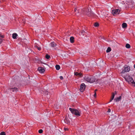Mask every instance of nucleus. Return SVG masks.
Wrapping results in <instances>:
<instances>
[{
    "mask_svg": "<svg viewBox=\"0 0 135 135\" xmlns=\"http://www.w3.org/2000/svg\"><path fill=\"white\" fill-rule=\"evenodd\" d=\"M120 12V10L118 9H113L112 12V14L114 16L119 14Z\"/></svg>",
    "mask_w": 135,
    "mask_h": 135,
    "instance_id": "nucleus-6",
    "label": "nucleus"
},
{
    "mask_svg": "<svg viewBox=\"0 0 135 135\" xmlns=\"http://www.w3.org/2000/svg\"><path fill=\"white\" fill-rule=\"evenodd\" d=\"M74 37L73 36L71 37L70 38V41L71 43H72L74 42Z\"/></svg>",
    "mask_w": 135,
    "mask_h": 135,
    "instance_id": "nucleus-13",
    "label": "nucleus"
},
{
    "mask_svg": "<svg viewBox=\"0 0 135 135\" xmlns=\"http://www.w3.org/2000/svg\"><path fill=\"white\" fill-rule=\"evenodd\" d=\"M84 79L87 82L93 83L94 82L95 79L94 77L91 76H86L84 78Z\"/></svg>",
    "mask_w": 135,
    "mask_h": 135,
    "instance_id": "nucleus-2",
    "label": "nucleus"
},
{
    "mask_svg": "<svg viewBox=\"0 0 135 135\" xmlns=\"http://www.w3.org/2000/svg\"><path fill=\"white\" fill-rule=\"evenodd\" d=\"M37 49L38 50L40 51L41 50V48L40 47H37Z\"/></svg>",
    "mask_w": 135,
    "mask_h": 135,
    "instance_id": "nucleus-29",
    "label": "nucleus"
},
{
    "mask_svg": "<svg viewBox=\"0 0 135 135\" xmlns=\"http://www.w3.org/2000/svg\"><path fill=\"white\" fill-rule=\"evenodd\" d=\"M123 77L124 78L126 81L129 83H130L131 84L134 83V80L132 77L128 74H127L126 76H124Z\"/></svg>",
    "mask_w": 135,
    "mask_h": 135,
    "instance_id": "nucleus-3",
    "label": "nucleus"
},
{
    "mask_svg": "<svg viewBox=\"0 0 135 135\" xmlns=\"http://www.w3.org/2000/svg\"><path fill=\"white\" fill-rule=\"evenodd\" d=\"M99 25L98 23L96 22L94 24V26L95 27H98Z\"/></svg>",
    "mask_w": 135,
    "mask_h": 135,
    "instance_id": "nucleus-22",
    "label": "nucleus"
},
{
    "mask_svg": "<svg viewBox=\"0 0 135 135\" xmlns=\"http://www.w3.org/2000/svg\"><path fill=\"white\" fill-rule=\"evenodd\" d=\"M44 93L46 95H48V94L49 92L48 91L46 90L45 91V93Z\"/></svg>",
    "mask_w": 135,
    "mask_h": 135,
    "instance_id": "nucleus-26",
    "label": "nucleus"
},
{
    "mask_svg": "<svg viewBox=\"0 0 135 135\" xmlns=\"http://www.w3.org/2000/svg\"><path fill=\"white\" fill-rule=\"evenodd\" d=\"M8 90L9 92H10L11 93L13 92H16L18 91V89L17 88L14 87L12 88H10L8 89Z\"/></svg>",
    "mask_w": 135,
    "mask_h": 135,
    "instance_id": "nucleus-7",
    "label": "nucleus"
},
{
    "mask_svg": "<svg viewBox=\"0 0 135 135\" xmlns=\"http://www.w3.org/2000/svg\"><path fill=\"white\" fill-rule=\"evenodd\" d=\"M38 70L41 73H43L45 71V70L41 67H38Z\"/></svg>",
    "mask_w": 135,
    "mask_h": 135,
    "instance_id": "nucleus-10",
    "label": "nucleus"
},
{
    "mask_svg": "<svg viewBox=\"0 0 135 135\" xmlns=\"http://www.w3.org/2000/svg\"><path fill=\"white\" fill-rule=\"evenodd\" d=\"M64 121L65 122L66 124H68L69 123V122L67 120V119H64Z\"/></svg>",
    "mask_w": 135,
    "mask_h": 135,
    "instance_id": "nucleus-23",
    "label": "nucleus"
},
{
    "mask_svg": "<svg viewBox=\"0 0 135 135\" xmlns=\"http://www.w3.org/2000/svg\"><path fill=\"white\" fill-rule=\"evenodd\" d=\"M111 49L110 47H108L106 50L107 52H109L111 51Z\"/></svg>",
    "mask_w": 135,
    "mask_h": 135,
    "instance_id": "nucleus-20",
    "label": "nucleus"
},
{
    "mask_svg": "<svg viewBox=\"0 0 135 135\" xmlns=\"http://www.w3.org/2000/svg\"><path fill=\"white\" fill-rule=\"evenodd\" d=\"M77 10V9L76 8H75V9H74V11H75V12H76V11Z\"/></svg>",
    "mask_w": 135,
    "mask_h": 135,
    "instance_id": "nucleus-34",
    "label": "nucleus"
},
{
    "mask_svg": "<svg viewBox=\"0 0 135 135\" xmlns=\"http://www.w3.org/2000/svg\"><path fill=\"white\" fill-rule=\"evenodd\" d=\"M130 70V67L127 65H125L123 68L122 69L120 73L124 74L125 72H128Z\"/></svg>",
    "mask_w": 135,
    "mask_h": 135,
    "instance_id": "nucleus-4",
    "label": "nucleus"
},
{
    "mask_svg": "<svg viewBox=\"0 0 135 135\" xmlns=\"http://www.w3.org/2000/svg\"><path fill=\"white\" fill-rule=\"evenodd\" d=\"M2 41V38H0V44H1Z\"/></svg>",
    "mask_w": 135,
    "mask_h": 135,
    "instance_id": "nucleus-30",
    "label": "nucleus"
},
{
    "mask_svg": "<svg viewBox=\"0 0 135 135\" xmlns=\"http://www.w3.org/2000/svg\"><path fill=\"white\" fill-rule=\"evenodd\" d=\"M110 112V109H109L108 110V112Z\"/></svg>",
    "mask_w": 135,
    "mask_h": 135,
    "instance_id": "nucleus-35",
    "label": "nucleus"
},
{
    "mask_svg": "<svg viewBox=\"0 0 135 135\" xmlns=\"http://www.w3.org/2000/svg\"><path fill=\"white\" fill-rule=\"evenodd\" d=\"M134 67L135 68V65H134Z\"/></svg>",
    "mask_w": 135,
    "mask_h": 135,
    "instance_id": "nucleus-36",
    "label": "nucleus"
},
{
    "mask_svg": "<svg viewBox=\"0 0 135 135\" xmlns=\"http://www.w3.org/2000/svg\"><path fill=\"white\" fill-rule=\"evenodd\" d=\"M55 68H56V69L57 70H59L60 68V66L59 65H56L55 66Z\"/></svg>",
    "mask_w": 135,
    "mask_h": 135,
    "instance_id": "nucleus-18",
    "label": "nucleus"
},
{
    "mask_svg": "<svg viewBox=\"0 0 135 135\" xmlns=\"http://www.w3.org/2000/svg\"><path fill=\"white\" fill-rule=\"evenodd\" d=\"M64 129L65 131H67L68 130V129L67 128H64Z\"/></svg>",
    "mask_w": 135,
    "mask_h": 135,
    "instance_id": "nucleus-32",
    "label": "nucleus"
},
{
    "mask_svg": "<svg viewBox=\"0 0 135 135\" xmlns=\"http://www.w3.org/2000/svg\"><path fill=\"white\" fill-rule=\"evenodd\" d=\"M126 47L127 49H129L130 48L131 46L128 44H127L126 45Z\"/></svg>",
    "mask_w": 135,
    "mask_h": 135,
    "instance_id": "nucleus-19",
    "label": "nucleus"
},
{
    "mask_svg": "<svg viewBox=\"0 0 135 135\" xmlns=\"http://www.w3.org/2000/svg\"><path fill=\"white\" fill-rule=\"evenodd\" d=\"M18 35L16 33H13L12 35V37L13 38L16 39L17 38Z\"/></svg>",
    "mask_w": 135,
    "mask_h": 135,
    "instance_id": "nucleus-12",
    "label": "nucleus"
},
{
    "mask_svg": "<svg viewBox=\"0 0 135 135\" xmlns=\"http://www.w3.org/2000/svg\"><path fill=\"white\" fill-rule=\"evenodd\" d=\"M50 57V56L48 54H46V55L45 57L47 59H49Z\"/></svg>",
    "mask_w": 135,
    "mask_h": 135,
    "instance_id": "nucleus-21",
    "label": "nucleus"
},
{
    "mask_svg": "<svg viewBox=\"0 0 135 135\" xmlns=\"http://www.w3.org/2000/svg\"><path fill=\"white\" fill-rule=\"evenodd\" d=\"M4 37V36L3 35H1L0 34V37H1L2 38H3Z\"/></svg>",
    "mask_w": 135,
    "mask_h": 135,
    "instance_id": "nucleus-27",
    "label": "nucleus"
},
{
    "mask_svg": "<svg viewBox=\"0 0 135 135\" xmlns=\"http://www.w3.org/2000/svg\"><path fill=\"white\" fill-rule=\"evenodd\" d=\"M114 93H113L112 94V96L111 99L109 102H111L113 99L114 97Z\"/></svg>",
    "mask_w": 135,
    "mask_h": 135,
    "instance_id": "nucleus-14",
    "label": "nucleus"
},
{
    "mask_svg": "<svg viewBox=\"0 0 135 135\" xmlns=\"http://www.w3.org/2000/svg\"><path fill=\"white\" fill-rule=\"evenodd\" d=\"M86 12L87 15L89 17H93L95 15V14L91 11L90 8H87Z\"/></svg>",
    "mask_w": 135,
    "mask_h": 135,
    "instance_id": "nucleus-5",
    "label": "nucleus"
},
{
    "mask_svg": "<svg viewBox=\"0 0 135 135\" xmlns=\"http://www.w3.org/2000/svg\"><path fill=\"white\" fill-rule=\"evenodd\" d=\"M43 132V130L42 129H40L38 131V132L40 133H41Z\"/></svg>",
    "mask_w": 135,
    "mask_h": 135,
    "instance_id": "nucleus-24",
    "label": "nucleus"
},
{
    "mask_svg": "<svg viewBox=\"0 0 135 135\" xmlns=\"http://www.w3.org/2000/svg\"><path fill=\"white\" fill-rule=\"evenodd\" d=\"M121 98V96H120L118 97L117 98H116L114 99V100H115L116 102H118L120 100Z\"/></svg>",
    "mask_w": 135,
    "mask_h": 135,
    "instance_id": "nucleus-15",
    "label": "nucleus"
},
{
    "mask_svg": "<svg viewBox=\"0 0 135 135\" xmlns=\"http://www.w3.org/2000/svg\"><path fill=\"white\" fill-rule=\"evenodd\" d=\"M0 135H6V133L4 132H2L1 133Z\"/></svg>",
    "mask_w": 135,
    "mask_h": 135,
    "instance_id": "nucleus-25",
    "label": "nucleus"
},
{
    "mask_svg": "<svg viewBox=\"0 0 135 135\" xmlns=\"http://www.w3.org/2000/svg\"><path fill=\"white\" fill-rule=\"evenodd\" d=\"M69 110L73 114L77 116H80L81 114V111L79 109H76L74 108H70Z\"/></svg>",
    "mask_w": 135,
    "mask_h": 135,
    "instance_id": "nucleus-1",
    "label": "nucleus"
},
{
    "mask_svg": "<svg viewBox=\"0 0 135 135\" xmlns=\"http://www.w3.org/2000/svg\"><path fill=\"white\" fill-rule=\"evenodd\" d=\"M75 75L77 76L80 77H81L82 76V74L81 73H78L77 72H75L74 73Z\"/></svg>",
    "mask_w": 135,
    "mask_h": 135,
    "instance_id": "nucleus-11",
    "label": "nucleus"
},
{
    "mask_svg": "<svg viewBox=\"0 0 135 135\" xmlns=\"http://www.w3.org/2000/svg\"><path fill=\"white\" fill-rule=\"evenodd\" d=\"M80 35H81L82 36H84L85 34V32L84 31H81L80 32Z\"/></svg>",
    "mask_w": 135,
    "mask_h": 135,
    "instance_id": "nucleus-17",
    "label": "nucleus"
},
{
    "mask_svg": "<svg viewBox=\"0 0 135 135\" xmlns=\"http://www.w3.org/2000/svg\"><path fill=\"white\" fill-rule=\"evenodd\" d=\"M122 27L123 28H126L127 27V25L126 23H123L122 25Z\"/></svg>",
    "mask_w": 135,
    "mask_h": 135,
    "instance_id": "nucleus-16",
    "label": "nucleus"
},
{
    "mask_svg": "<svg viewBox=\"0 0 135 135\" xmlns=\"http://www.w3.org/2000/svg\"><path fill=\"white\" fill-rule=\"evenodd\" d=\"M96 93L95 92L94 94V95H93L94 97H96Z\"/></svg>",
    "mask_w": 135,
    "mask_h": 135,
    "instance_id": "nucleus-31",
    "label": "nucleus"
},
{
    "mask_svg": "<svg viewBox=\"0 0 135 135\" xmlns=\"http://www.w3.org/2000/svg\"><path fill=\"white\" fill-rule=\"evenodd\" d=\"M60 78L61 80H62L63 79V78L62 76H60Z\"/></svg>",
    "mask_w": 135,
    "mask_h": 135,
    "instance_id": "nucleus-28",
    "label": "nucleus"
},
{
    "mask_svg": "<svg viewBox=\"0 0 135 135\" xmlns=\"http://www.w3.org/2000/svg\"><path fill=\"white\" fill-rule=\"evenodd\" d=\"M85 85L84 83H82L80 85V90L81 91L83 92L85 89Z\"/></svg>",
    "mask_w": 135,
    "mask_h": 135,
    "instance_id": "nucleus-8",
    "label": "nucleus"
},
{
    "mask_svg": "<svg viewBox=\"0 0 135 135\" xmlns=\"http://www.w3.org/2000/svg\"><path fill=\"white\" fill-rule=\"evenodd\" d=\"M50 46L52 48H55L57 45V44L55 42H51L50 44Z\"/></svg>",
    "mask_w": 135,
    "mask_h": 135,
    "instance_id": "nucleus-9",
    "label": "nucleus"
},
{
    "mask_svg": "<svg viewBox=\"0 0 135 135\" xmlns=\"http://www.w3.org/2000/svg\"><path fill=\"white\" fill-rule=\"evenodd\" d=\"M41 92L42 93H42V92Z\"/></svg>",
    "mask_w": 135,
    "mask_h": 135,
    "instance_id": "nucleus-37",
    "label": "nucleus"
},
{
    "mask_svg": "<svg viewBox=\"0 0 135 135\" xmlns=\"http://www.w3.org/2000/svg\"><path fill=\"white\" fill-rule=\"evenodd\" d=\"M134 84H133H133H132L133 85V86H135V82H134Z\"/></svg>",
    "mask_w": 135,
    "mask_h": 135,
    "instance_id": "nucleus-33",
    "label": "nucleus"
}]
</instances>
